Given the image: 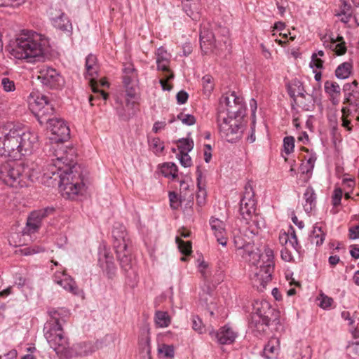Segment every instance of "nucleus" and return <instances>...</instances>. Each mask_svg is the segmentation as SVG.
I'll return each mask as SVG.
<instances>
[{"instance_id": "obj_12", "label": "nucleus", "mask_w": 359, "mask_h": 359, "mask_svg": "<svg viewBox=\"0 0 359 359\" xmlns=\"http://www.w3.org/2000/svg\"><path fill=\"white\" fill-rule=\"evenodd\" d=\"M38 78L44 86L50 89H59L65 84L60 74L51 67L41 69Z\"/></svg>"}, {"instance_id": "obj_55", "label": "nucleus", "mask_w": 359, "mask_h": 359, "mask_svg": "<svg viewBox=\"0 0 359 359\" xmlns=\"http://www.w3.org/2000/svg\"><path fill=\"white\" fill-rule=\"evenodd\" d=\"M126 88V97L124 98H128L130 100H135L136 97V85L124 86Z\"/></svg>"}, {"instance_id": "obj_57", "label": "nucleus", "mask_w": 359, "mask_h": 359, "mask_svg": "<svg viewBox=\"0 0 359 359\" xmlns=\"http://www.w3.org/2000/svg\"><path fill=\"white\" fill-rule=\"evenodd\" d=\"M310 67L312 69H322L323 67V61L321 59L317 57V55H312Z\"/></svg>"}, {"instance_id": "obj_44", "label": "nucleus", "mask_w": 359, "mask_h": 359, "mask_svg": "<svg viewBox=\"0 0 359 359\" xmlns=\"http://www.w3.org/2000/svg\"><path fill=\"white\" fill-rule=\"evenodd\" d=\"M158 351L165 358H172L174 357L175 351L172 345L163 344L161 346L158 347Z\"/></svg>"}, {"instance_id": "obj_29", "label": "nucleus", "mask_w": 359, "mask_h": 359, "mask_svg": "<svg viewBox=\"0 0 359 359\" xmlns=\"http://www.w3.org/2000/svg\"><path fill=\"white\" fill-rule=\"evenodd\" d=\"M280 242L284 245H290L295 251H298L299 243L297 238L292 226L290 227L287 233L280 236Z\"/></svg>"}, {"instance_id": "obj_6", "label": "nucleus", "mask_w": 359, "mask_h": 359, "mask_svg": "<svg viewBox=\"0 0 359 359\" xmlns=\"http://www.w3.org/2000/svg\"><path fill=\"white\" fill-rule=\"evenodd\" d=\"M25 164L16 161H8L0 165V180L15 189L28 186L29 175Z\"/></svg>"}, {"instance_id": "obj_43", "label": "nucleus", "mask_w": 359, "mask_h": 359, "mask_svg": "<svg viewBox=\"0 0 359 359\" xmlns=\"http://www.w3.org/2000/svg\"><path fill=\"white\" fill-rule=\"evenodd\" d=\"M181 254L184 257H181V261L186 262L187 257L190 256L192 253V243L191 241L184 242L181 239Z\"/></svg>"}, {"instance_id": "obj_25", "label": "nucleus", "mask_w": 359, "mask_h": 359, "mask_svg": "<svg viewBox=\"0 0 359 359\" xmlns=\"http://www.w3.org/2000/svg\"><path fill=\"white\" fill-rule=\"evenodd\" d=\"M352 85L345 84L343 87L344 93V104H348L352 110L356 112L359 109V92L358 90H351Z\"/></svg>"}, {"instance_id": "obj_8", "label": "nucleus", "mask_w": 359, "mask_h": 359, "mask_svg": "<svg viewBox=\"0 0 359 359\" xmlns=\"http://www.w3.org/2000/svg\"><path fill=\"white\" fill-rule=\"evenodd\" d=\"M29 105L41 125L48 124L54 116L55 108L46 96L34 93L30 94Z\"/></svg>"}, {"instance_id": "obj_13", "label": "nucleus", "mask_w": 359, "mask_h": 359, "mask_svg": "<svg viewBox=\"0 0 359 359\" xmlns=\"http://www.w3.org/2000/svg\"><path fill=\"white\" fill-rule=\"evenodd\" d=\"M255 200L252 185L248 183L245 187L243 196L240 202L239 212L242 219H249L255 211Z\"/></svg>"}, {"instance_id": "obj_1", "label": "nucleus", "mask_w": 359, "mask_h": 359, "mask_svg": "<svg viewBox=\"0 0 359 359\" xmlns=\"http://www.w3.org/2000/svg\"><path fill=\"white\" fill-rule=\"evenodd\" d=\"M43 168L41 182L47 187H58L64 197L73 199L84 187L80 165L67 163V158L57 156Z\"/></svg>"}, {"instance_id": "obj_40", "label": "nucleus", "mask_w": 359, "mask_h": 359, "mask_svg": "<svg viewBox=\"0 0 359 359\" xmlns=\"http://www.w3.org/2000/svg\"><path fill=\"white\" fill-rule=\"evenodd\" d=\"M150 149L155 154H161L164 149L163 142H162L158 137L150 138L148 140Z\"/></svg>"}, {"instance_id": "obj_31", "label": "nucleus", "mask_w": 359, "mask_h": 359, "mask_svg": "<svg viewBox=\"0 0 359 359\" xmlns=\"http://www.w3.org/2000/svg\"><path fill=\"white\" fill-rule=\"evenodd\" d=\"M279 341L277 338L270 339L264 348V355L267 359L274 357L278 350Z\"/></svg>"}, {"instance_id": "obj_56", "label": "nucleus", "mask_w": 359, "mask_h": 359, "mask_svg": "<svg viewBox=\"0 0 359 359\" xmlns=\"http://www.w3.org/2000/svg\"><path fill=\"white\" fill-rule=\"evenodd\" d=\"M199 187V190L196 195V201H197V204L199 206H203L205 203V198H206L207 193H206L205 189H201L200 187Z\"/></svg>"}, {"instance_id": "obj_26", "label": "nucleus", "mask_w": 359, "mask_h": 359, "mask_svg": "<svg viewBox=\"0 0 359 359\" xmlns=\"http://www.w3.org/2000/svg\"><path fill=\"white\" fill-rule=\"evenodd\" d=\"M182 9L184 13L193 20H197L200 18L198 0H182Z\"/></svg>"}, {"instance_id": "obj_63", "label": "nucleus", "mask_w": 359, "mask_h": 359, "mask_svg": "<svg viewBox=\"0 0 359 359\" xmlns=\"http://www.w3.org/2000/svg\"><path fill=\"white\" fill-rule=\"evenodd\" d=\"M349 238L353 240L359 238V224L350 228Z\"/></svg>"}, {"instance_id": "obj_58", "label": "nucleus", "mask_w": 359, "mask_h": 359, "mask_svg": "<svg viewBox=\"0 0 359 359\" xmlns=\"http://www.w3.org/2000/svg\"><path fill=\"white\" fill-rule=\"evenodd\" d=\"M156 59H159V60L162 62L169 60V54L163 47H160L157 49L156 52Z\"/></svg>"}, {"instance_id": "obj_37", "label": "nucleus", "mask_w": 359, "mask_h": 359, "mask_svg": "<svg viewBox=\"0 0 359 359\" xmlns=\"http://www.w3.org/2000/svg\"><path fill=\"white\" fill-rule=\"evenodd\" d=\"M325 237V234L323 232L321 227L318 226L316 224L313 226V229L311 235V243L317 246H319L323 243Z\"/></svg>"}, {"instance_id": "obj_60", "label": "nucleus", "mask_w": 359, "mask_h": 359, "mask_svg": "<svg viewBox=\"0 0 359 359\" xmlns=\"http://www.w3.org/2000/svg\"><path fill=\"white\" fill-rule=\"evenodd\" d=\"M192 164V161L190 156L186 153L181 151V165L184 167H190Z\"/></svg>"}, {"instance_id": "obj_45", "label": "nucleus", "mask_w": 359, "mask_h": 359, "mask_svg": "<svg viewBox=\"0 0 359 359\" xmlns=\"http://www.w3.org/2000/svg\"><path fill=\"white\" fill-rule=\"evenodd\" d=\"M185 109H181V123L186 126H193L196 122V118L194 116L189 114H185Z\"/></svg>"}, {"instance_id": "obj_54", "label": "nucleus", "mask_w": 359, "mask_h": 359, "mask_svg": "<svg viewBox=\"0 0 359 359\" xmlns=\"http://www.w3.org/2000/svg\"><path fill=\"white\" fill-rule=\"evenodd\" d=\"M123 75H133V78L137 77V70L135 69L133 64H126L123 69Z\"/></svg>"}, {"instance_id": "obj_36", "label": "nucleus", "mask_w": 359, "mask_h": 359, "mask_svg": "<svg viewBox=\"0 0 359 359\" xmlns=\"http://www.w3.org/2000/svg\"><path fill=\"white\" fill-rule=\"evenodd\" d=\"M154 320L156 325L159 327H166L170 323V316L168 313L165 311H156Z\"/></svg>"}, {"instance_id": "obj_7", "label": "nucleus", "mask_w": 359, "mask_h": 359, "mask_svg": "<svg viewBox=\"0 0 359 359\" xmlns=\"http://www.w3.org/2000/svg\"><path fill=\"white\" fill-rule=\"evenodd\" d=\"M273 312V309L267 302H256L249 322V326L255 335H262L266 331L271 321L269 315Z\"/></svg>"}, {"instance_id": "obj_62", "label": "nucleus", "mask_w": 359, "mask_h": 359, "mask_svg": "<svg viewBox=\"0 0 359 359\" xmlns=\"http://www.w3.org/2000/svg\"><path fill=\"white\" fill-rule=\"evenodd\" d=\"M169 62H170L169 60H165V62H162V61L159 60V59H156L157 69L161 70L163 72H168V74H170L169 69H168Z\"/></svg>"}, {"instance_id": "obj_21", "label": "nucleus", "mask_w": 359, "mask_h": 359, "mask_svg": "<svg viewBox=\"0 0 359 359\" xmlns=\"http://www.w3.org/2000/svg\"><path fill=\"white\" fill-rule=\"evenodd\" d=\"M135 103V100H130L128 98H116L115 109L118 116L123 120H128L133 114Z\"/></svg>"}, {"instance_id": "obj_24", "label": "nucleus", "mask_w": 359, "mask_h": 359, "mask_svg": "<svg viewBox=\"0 0 359 359\" xmlns=\"http://www.w3.org/2000/svg\"><path fill=\"white\" fill-rule=\"evenodd\" d=\"M200 42L202 50L207 52L214 46L215 36L209 29L208 25H203L200 32Z\"/></svg>"}, {"instance_id": "obj_2", "label": "nucleus", "mask_w": 359, "mask_h": 359, "mask_svg": "<svg viewBox=\"0 0 359 359\" xmlns=\"http://www.w3.org/2000/svg\"><path fill=\"white\" fill-rule=\"evenodd\" d=\"M37 135L22 125L8 122L0 126V156L20 159L38 148Z\"/></svg>"}, {"instance_id": "obj_16", "label": "nucleus", "mask_w": 359, "mask_h": 359, "mask_svg": "<svg viewBox=\"0 0 359 359\" xmlns=\"http://www.w3.org/2000/svg\"><path fill=\"white\" fill-rule=\"evenodd\" d=\"M112 236L114 238V248L115 250L130 248L131 241L128 236L125 226L123 224L117 223L114 226Z\"/></svg>"}, {"instance_id": "obj_47", "label": "nucleus", "mask_w": 359, "mask_h": 359, "mask_svg": "<svg viewBox=\"0 0 359 359\" xmlns=\"http://www.w3.org/2000/svg\"><path fill=\"white\" fill-rule=\"evenodd\" d=\"M194 141L191 138H181V151L188 153L194 148Z\"/></svg>"}, {"instance_id": "obj_61", "label": "nucleus", "mask_w": 359, "mask_h": 359, "mask_svg": "<svg viewBox=\"0 0 359 359\" xmlns=\"http://www.w3.org/2000/svg\"><path fill=\"white\" fill-rule=\"evenodd\" d=\"M133 75H123V83L124 86L136 85L137 77L133 78Z\"/></svg>"}, {"instance_id": "obj_32", "label": "nucleus", "mask_w": 359, "mask_h": 359, "mask_svg": "<svg viewBox=\"0 0 359 359\" xmlns=\"http://www.w3.org/2000/svg\"><path fill=\"white\" fill-rule=\"evenodd\" d=\"M159 169L161 173L165 177H172L174 179L177 176V167L173 163H165Z\"/></svg>"}, {"instance_id": "obj_39", "label": "nucleus", "mask_w": 359, "mask_h": 359, "mask_svg": "<svg viewBox=\"0 0 359 359\" xmlns=\"http://www.w3.org/2000/svg\"><path fill=\"white\" fill-rule=\"evenodd\" d=\"M325 90L330 95V97L333 95H340L341 88L339 85L334 81H326L324 84Z\"/></svg>"}, {"instance_id": "obj_11", "label": "nucleus", "mask_w": 359, "mask_h": 359, "mask_svg": "<svg viewBox=\"0 0 359 359\" xmlns=\"http://www.w3.org/2000/svg\"><path fill=\"white\" fill-rule=\"evenodd\" d=\"M98 347V342L93 343L90 341H84L76 344L72 347L67 346L62 358L71 359L74 357H85L91 355L95 352Z\"/></svg>"}, {"instance_id": "obj_19", "label": "nucleus", "mask_w": 359, "mask_h": 359, "mask_svg": "<svg viewBox=\"0 0 359 359\" xmlns=\"http://www.w3.org/2000/svg\"><path fill=\"white\" fill-rule=\"evenodd\" d=\"M210 335L215 337L220 344H231L234 342L238 334L232 327L226 325L219 328L217 332L210 331Z\"/></svg>"}, {"instance_id": "obj_9", "label": "nucleus", "mask_w": 359, "mask_h": 359, "mask_svg": "<svg viewBox=\"0 0 359 359\" xmlns=\"http://www.w3.org/2000/svg\"><path fill=\"white\" fill-rule=\"evenodd\" d=\"M221 111L224 112L227 118H238L243 117L245 111L243 97L238 96L234 91L224 94L219 100L217 113Z\"/></svg>"}, {"instance_id": "obj_53", "label": "nucleus", "mask_w": 359, "mask_h": 359, "mask_svg": "<svg viewBox=\"0 0 359 359\" xmlns=\"http://www.w3.org/2000/svg\"><path fill=\"white\" fill-rule=\"evenodd\" d=\"M342 195L343 191L341 189L337 188L334 190V194L332 196V204L334 206H337L341 203Z\"/></svg>"}, {"instance_id": "obj_42", "label": "nucleus", "mask_w": 359, "mask_h": 359, "mask_svg": "<svg viewBox=\"0 0 359 359\" xmlns=\"http://www.w3.org/2000/svg\"><path fill=\"white\" fill-rule=\"evenodd\" d=\"M202 86L204 93L210 95L214 88L213 79L210 75H205L202 78Z\"/></svg>"}, {"instance_id": "obj_33", "label": "nucleus", "mask_w": 359, "mask_h": 359, "mask_svg": "<svg viewBox=\"0 0 359 359\" xmlns=\"http://www.w3.org/2000/svg\"><path fill=\"white\" fill-rule=\"evenodd\" d=\"M41 224L34 217L29 215L27 219L25 227L22 230L23 234H32L39 231Z\"/></svg>"}, {"instance_id": "obj_46", "label": "nucleus", "mask_w": 359, "mask_h": 359, "mask_svg": "<svg viewBox=\"0 0 359 359\" xmlns=\"http://www.w3.org/2000/svg\"><path fill=\"white\" fill-rule=\"evenodd\" d=\"M283 147L286 154H291L294 147V138L292 136H287L283 140Z\"/></svg>"}, {"instance_id": "obj_51", "label": "nucleus", "mask_w": 359, "mask_h": 359, "mask_svg": "<svg viewBox=\"0 0 359 359\" xmlns=\"http://www.w3.org/2000/svg\"><path fill=\"white\" fill-rule=\"evenodd\" d=\"M290 249H292L290 245H285L280 251L281 258L285 262H290L292 259V255Z\"/></svg>"}, {"instance_id": "obj_59", "label": "nucleus", "mask_w": 359, "mask_h": 359, "mask_svg": "<svg viewBox=\"0 0 359 359\" xmlns=\"http://www.w3.org/2000/svg\"><path fill=\"white\" fill-rule=\"evenodd\" d=\"M172 73L169 74L168 76H166V79H161L160 83L162 87V89L163 90H168L170 91L172 88V86L170 85L168 81L170 79H172L173 78Z\"/></svg>"}, {"instance_id": "obj_18", "label": "nucleus", "mask_w": 359, "mask_h": 359, "mask_svg": "<svg viewBox=\"0 0 359 359\" xmlns=\"http://www.w3.org/2000/svg\"><path fill=\"white\" fill-rule=\"evenodd\" d=\"M98 264L109 278H112L115 276L116 266L114 262V257L106 250L100 252Z\"/></svg>"}, {"instance_id": "obj_35", "label": "nucleus", "mask_w": 359, "mask_h": 359, "mask_svg": "<svg viewBox=\"0 0 359 359\" xmlns=\"http://www.w3.org/2000/svg\"><path fill=\"white\" fill-rule=\"evenodd\" d=\"M316 159V154H311L309 155L308 158H305L306 161L303 162L299 168L302 173L309 174L311 172L314 168Z\"/></svg>"}, {"instance_id": "obj_30", "label": "nucleus", "mask_w": 359, "mask_h": 359, "mask_svg": "<svg viewBox=\"0 0 359 359\" xmlns=\"http://www.w3.org/2000/svg\"><path fill=\"white\" fill-rule=\"evenodd\" d=\"M304 198L305 199V203L303 205L304 209L307 213H309L316 205V194L312 187L306 188L304 194Z\"/></svg>"}, {"instance_id": "obj_38", "label": "nucleus", "mask_w": 359, "mask_h": 359, "mask_svg": "<svg viewBox=\"0 0 359 359\" xmlns=\"http://www.w3.org/2000/svg\"><path fill=\"white\" fill-rule=\"evenodd\" d=\"M55 208L48 206L43 209L32 211L29 215L34 217L41 224L42 220L54 213Z\"/></svg>"}, {"instance_id": "obj_10", "label": "nucleus", "mask_w": 359, "mask_h": 359, "mask_svg": "<svg viewBox=\"0 0 359 359\" xmlns=\"http://www.w3.org/2000/svg\"><path fill=\"white\" fill-rule=\"evenodd\" d=\"M237 118H227L223 111L217 113V124L221 136L229 142H234L243 134V126Z\"/></svg>"}, {"instance_id": "obj_17", "label": "nucleus", "mask_w": 359, "mask_h": 359, "mask_svg": "<svg viewBox=\"0 0 359 359\" xmlns=\"http://www.w3.org/2000/svg\"><path fill=\"white\" fill-rule=\"evenodd\" d=\"M118 260L122 270L127 276L131 277L136 276V271L133 267L131 257L130 248H124L123 250H115Z\"/></svg>"}, {"instance_id": "obj_50", "label": "nucleus", "mask_w": 359, "mask_h": 359, "mask_svg": "<svg viewBox=\"0 0 359 359\" xmlns=\"http://www.w3.org/2000/svg\"><path fill=\"white\" fill-rule=\"evenodd\" d=\"M1 86L6 92H12L15 89L14 81L7 77H4L1 79Z\"/></svg>"}, {"instance_id": "obj_34", "label": "nucleus", "mask_w": 359, "mask_h": 359, "mask_svg": "<svg viewBox=\"0 0 359 359\" xmlns=\"http://www.w3.org/2000/svg\"><path fill=\"white\" fill-rule=\"evenodd\" d=\"M351 63L346 62L339 65L335 70V76L339 79H347L352 71Z\"/></svg>"}, {"instance_id": "obj_3", "label": "nucleus", "mask_w": 359, "mask_h": 359, "mask_svg": "<svg viewBox=\"0 0 359 359\" xmlns=\"http://www.w3.org/2000/svg\"><path fill=\"white\" fill-rule=\"evenodd\" d=\"M241 238H235L234 243L238 249H243V257L246 259L251 266V280L253 286L262 292L266 285L271 280L274 268L273 252L270 248H266L264 254H260L259 250L250 243L243 244L240 243Z\"/></svg>"}, {"instance_id": "obj_20", "label": "nucleus", "mask_w": 359, "mask_h": 359, "mask_svg": "<svg viewBox=\"0 0 359 359\" xmlns=\"http://www.w3.org/2000/svg\"><path fill=\"white\" fill-rule=\"evenodd\" d=\"M199 304L209 313L210 316H215V302L212 294V290L205 285L199 294Z\"/></svg>"}, {"instance_id": "obj_48", "label": "nucleus", "mask_w": 359, "mask_h": 359, "mask_svg": "<svg viewBox=\"0 0 359 359\" xmlns=\"http://www.w3.org/2000/svg\"><path fill=\"white\" fill-rule=\"evenodd\" d=\"M192 327L194 330L201 334L206 330L205 325H203L201 319L198 316H193Z\"/></svg>"}, {"instance_id": "obj_64", "label": "nucleus", "mask_w": 359, "mask_h": 359, "mask_svg": "<svg viewBox=\"0 0 359 359\" xmlns=\"http://www.w3.org/2000/svg\"><path fill=\"white\" fill-rule=\"evenodd\" d=\"M17 351L12 349L4 355H0V359H17Z\"/></svg>"}, {"instance_id": "obj_5", "label": "nucleus", "mask_w": 359, "mask_h": 359, "mask_svg": "<svg viewBox=\"0 0 359 359\" xmlns=\"http://www.w3.org/2000/svg\"><path fill=\"white\" fill-rule=\"evenodd\" d=\"M47 41L34 32L22 33L16 39V44L12 48L11 54L18 60H26L28 62L43 60Z\"/></svg>"}, {"instance_id": "obj_4", "label": "nucleus", "mask_w": 359, "mask_h": 359, "mask_svg": "<svg viewBox=\"0 0 359 359\" xmlns=\"http://www.w3.org/2000/svg\"><path fill=\"white\" fill-rule=\"evenodd\" d=\"M48 313L50 319L43 327V334L50 347L62 358L69 346L68 338L65 336L62 328L69 316L68 310L63 308L49 309Z\"/></svg>"}, {"instance_id": "obj_49", "label": "nucleus", "mask_w": 359, "mask_h": 359, "mask_svg": "<svg viewBox=\"0 0 359 359\" xmlns=\"http://www.w3.org/2000/svg\"><path fill=\"white\" fill-rule=\"evenodd\" d=\"M170 206L173 210H177L180 207V199L177 197V194L175 191H169L168 194Z\"/></svg>"}, {"instance_id": "obj_23", "label": "nucleus", "mask_w": 359, "mask_h": 359, "mask_svg": "<svg viewBox=\"0 0 359 359\" xmlns=\"http://www.w3.org/2000/svg\"><path fill=\"white\" fill-rule=\"evenodd\" d=\"M209 224L217 242L222 246H226L227 238L225 236L224 222L215 217H211L209 220Z\"/></svg>"}, {"instance_id": "obj_27", "label": "nucleus", "mask_w": 359, "mask_h": 359, "mask_svg": "<svg viewBox=\"0 0 359 359\" xmlns=\"http://www.w3.org/2000/svg\"><path fill=\"white\" fill-rule=\"evenodd\" d=\"M287 90L290 96L292 97L294 101L296 97H299L302 98H306L308 96L309 100H311V95L309 94H305V90L304 86L299 80H293L287 86Z\"/></svg>"}, {"instance_id": "obj_22", "label": "nucleus", "mask_w": 359, "mask_h": 359, "mask_svg": "<svg viewBox=\"0 0 359 359\" xmlns=\"http://www.w3.org/2000/svg\"><path fill=\"white\" fill-rule=\"evenodd\" d=\"M54 281L65 290L78 294L79 290L73 278L65 272H56L53 276Z\"/></svg>"}, {"instance_id": "obj_41", "label": "nucleus", "mask_w": 359, "mask_h": 359, "mask_svg": "<svg viewBox=\"0 0 359 359\" xmlns=\"http://www.w3.org/2000/svg\"><path fill=\"white\" fill-rule=\"evenodd\" d=\"M96 61V57L93 55H89L86 59L87 73L92 76L97 74Z\"/></svg>"}, {"instance_id": "obj_52", "label": "nucleus", "mask_w": 359, "mask_h": 359, "mask_svg": "<svg viewBox=\"0 0 359 359\" xmlns=\"http://www.w3.org/2000/svg\"><path fill=\"white\" fill-rule=\"evenodd\" d=\"M318 300L320 301L319 306L324 309L330 307L333 302L332 298L324 294H321Z\"/></svg>"}, {"instance_id": "obj_14", "label": "nucleus", "mask_w": 359, "mask_h": 359, "mask_svg": "<svg viewBox=\"0 0 359 359\" xmlns=\"http://www.w3.org/2000/svg\"><path fill=\"white\" fill-rule=\"evenodd\" d=\"M49 16L52 25L57 29L70 35L72 32V25L64 12L57 7L51 6L49 9Z\"/></svg>"}, {"instance_id": "obj_15", "label": "nucleus", "mask_w": 359, "mask_h": 359, "mask_svg": "<svg viewBox=\"0 0 359 359\" xmlns=\"http://www.w3.org/2000/svg\"><path fill=\"white\" fill-rule=\"evenodd\" d=\"M52 136L50 140L55 142H63L70 137V129L61 118L53 119L48 123Z\"/></svg>"}, {"instance_id": "obj_28", "label": "nucleus", "mask_w": 359, "mask_h": 359, "mask_svg": "<svg viewBox=\"0 0 359 359\" xmlns=\"http://www.w3.org/2000/svg\"><path fill=\"white\" fill-rule=\"evenodd\" d=\"M243 219L249 225L248 229L253 235L259 234V231L265 227L264 219L261 216L255 214V212L249 219Z\"/></svg>"}]
</instances>
